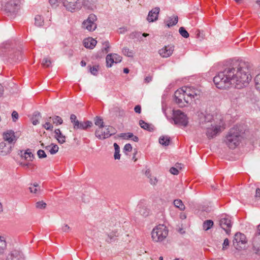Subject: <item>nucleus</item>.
Listing matches in <instances>:
<instances>
[{
	"label": "nucleus",
	"instance_id": "nucleus-1",
	"mask_svg": "<svg viewBox=\"0 0 260 260\" xmlns=\"http://www.w3.org/2000/svg\"><path fill=\"white\" fill-rule=\"evenodd\" d=\"M251 65L244 61L234 62L232 66L218 73L213 78L217 88L224 89L231 84L240 89L246 86L252 77L250 75Z\"/></svg>",
	"mask_w": 260,
	"mask_h": 260
},
{
	"label": "nucleus",
	"instance_id": "nucleus-2",
	"mask_svg": "<svg viewBox=\"0 0 260 260\" xmlns=\"http://www.w3.org/2000/svg\"><path fill=\"white\" fill-rule=\"evenodd\" d=\"M0 50L3 55H8L12 61H17L22 59L21 52L19 50H15L9 42L2 43L0 45Z\"/></svg>",
	"mask_w": 260,
	"mask_h": 260
},
{
	"label": "nucleus",
	"instance_id": "nucleus-3",
	"mask_svg": "<svg viewBox=\"0 0 260 260\" xmlns=\"http://www.w3.org/2000/svg\"><path fill=\"white\" fill-rule=\"evenodd\" d=\"M242 137L237 128H231L226 137L225 143L231 149H234L239 145Z\"/></svg>",
	"mask_w": 260,
	"mask_h": 260
},
{
	"label": "nucleus",
	"instance_id": "nucleus-4",
	"mask_svg": "<svg viewBox=\"0 0 260 260\" xmlns=\"http://www.w3.org/2000/svg\"><path fill=\"white\" fill-rule=\"evenodd\" d=\"M168 230L164 224H159L154 228L151 232V237L154 242H161L166 238Z\"/></svg>",
	"mask_w": 260,
	"mask_h": 260
},
{
	"label": "nucleus",
	"instance_id": "nucleus-5",
	"mask_svg": "<svg viewBox=\"0 0 260 260\" xmlns=\"http://www.w3.org/2000/svg\"><path fill=\"white\" fill-rule=\"evenodd\" d=\"M116 130L113 126L106 125L103 127H98L95 132V135L99 139L104 140L115 134Z\"/></svg>",
	"mask_w": 260,
	"mask_h": 260
},
{
	"label": "nucleus",
	"instance_id": "nucleus-6",
	"mask_svg": "<svg viewBox=\"0 0 260 260\" xmlns=\"http://www.w3.org/2000/svg\"><path fill=\"white\" fill-rule=\"evenodd\" d=\"M185 94H186V103L190 104L193 100L198 99L201 94V91L193 87H183Z\"/></svg>",
	"mask_w": 260,
	"mask_h": 260
},
{
	"label": "nucleus",
	"instance_id": "nucleus-7",
	"mask_svg": "<svg viewBox=\"0 0 260 260\" xmlns=\"http://www.w3.org/2000/svg\"><path fill=\"white\" fill-rule=\"evenodd\" d=\"M223 126V122L220 119V121L218 123L211 124L209 126H203V127L207 129V136L209 138H212L221 131V128Z\"/></svg>",
	"mask_w": 260,
	"mask_h": 260
},
{
	"label": "nucleus",
	"instance_id": "nucleus-8",
	"mask_svg": "<svg viewBox=\"0 0 260 260\" xmlns=\"http://www.w3.org/2000/svg\"><path fill=\"white\" fill-rule=\"evenodd\" d=\"M97 20V17L95 14L92 13L89 14L88 18L82 22V28L88 31H93L97 27L95 23Z\"/></svg>",
	"mask_w": 260,
	"mask_h": 260
},
{
	"label": "nucleus",
	"instance_id": "nucleus-9",
	"mask_svg": "<svg viewBox=\"0 0 260 260\" xmlns=\"http://www.w3.org/2000/svg\"><path fill=\"white\" fill-rule=\"evenodd\" d=\"M247 242V240L244 234L237 233L235 235L233 244L237 250H241L244 248Z\"/></svg>",
	"mask_w": 260,
	"mask_h": 260
},
{
	"label": "nucleus",
	"instance_id": "nucleus-10",
	"mask_svg": "<svg viewBox=\"0 0 260 260\" xmlns=\"http://www.w3.org/2000/svg\"><path fill=\"white\" fill-rule=\"evenodd\" d=\"M173 120L176 124L185 127L188 124V118L186 114L181 111H173Z\"/></svg>",
	"mask_w": 260,
	"mask_h": 260
},
{
	"label": "nucleus",
	"instance_id": "nucleus-11",
	"mask_svg": "<svg viewBox=\"0 0 260 260\" xmlns=\"http://www.w3.org/2000/svg\"><path fill=\"white\" fill-rule=\"evenodd\" d=\"M21 0H11L6 3L5 10L10 15L15 14L20 8Z\"/></svg>",
	"mask_w": 260,
	"mask_h": 260
},
{
	"label": "nucleus",
	"instance_id": "nucleus-12",
	"mask_svg": "<svg viewBox=\"0 0 260 260\" xmlns=\"http://www.w3.org/2000/svg\"><path fill=\"white\" fill-rule=\"evenodd\" d=\"M61 3L67 11L72 13L79 11L82 8V4L79 0H77L75 2L62 0Z\"/></svg>",
	"mask_w": 260,
	"mask_h": 260
},
{
	"label": "nucleus",
	"instance_id": "nucleus-13",
	"mask_svg": "<svg viewBox=\"0 0 260 260\" xmlns=\"http://www.w3.org/2000/svg\"><path fill=\"white\" fill-rule=\"evenodd\" d=\"M174 95L175 102L180 107H185L188 104L185 101V100H186V94H185L183 87L177 90L175 92Z\"/></svg>",
	"mask_w": 260,
	"mask_h": 260
},
{
	"label": "nucleus",
	"instance_id": "nucleus-14",
	"mask_svg": "<svg viewBox=\"0 0 260 260\" xmlns=\"http://www.w3.org/2000/svg\"><path fill=\"white\" fill-rule=\"evenodd\" d=\"M220 226L225 232L226 234L229 235L231 233V229L232 226L231 218L227 216H222L219 221Z\"/></svg>",
	"mask_w": 260,
	"mask_h": 260
},
{
	"label": "nucleus",
	"instance_id": "nucleus-15",
	"mask_svg": "<svg viewBox=\"0 0 260 260\" xmlns=\"http://www.w3.org/2000/svg\"><path fill=\"white\" fill-rule=\"evenodd\" d=\"M3 139L8 143L12 145L17 140L18 137L15 135V132L12 130H7L3 134Z\"/></svg>",
	"mask_w": 260,
	"mask_h": 260
},
{
	"label": "nucleus",
	"instance_id": "nucleus-16",
	"mask_svg": "<svg viewBox=\"0 0 260 260\" xmlns=\"http://www.w3.org/2000/svg\"><path fill=\"white\" fill-rule=\"evenodd\" d=\"M6 260H24V257L20 251L14 250L8 254Z\"/></svg>",
	"mask_w": 260,
	"mask_h": 260
},
{
	"label": "nucleus",
	"instance_id": "nucleus-17",
	"mask_svg": "<svg viewBox=\"0 0 260 260\" xmlns=\"http://www.w3.org/2000/svg\"><path fill=\"white\" fill-rule=\"evenodd\" d=\"M174 49V46L173 45L165 46L158 51L159 55L162 57H168L170 56Z\"/></svg>",
	"mask_w": 260,
	"mask_h": 260
},
{
	"label": "nucleus",
	"instance_id": "nucleus-18",
	"mask_svg": "<svg viewBox=\"0 0 260 260\" xmlns=\"http://www.w3.org/2000/svg\"><path fill=\"white\" fill-rule=\"evenodd\" d=\"M12 145L6 143L5 142L0 143V155L6 156L12 151Z\"/></svg>",
	"mask_w": 260,
	"mask_h": 260
},
{
	"label": "nucleus",
	"instance_id": "nucleus-19",
	"mask_svg": "<svg viewBox=\"0 0 260 260\" xmlns=\"http://www.w3.org/2000/svg\"><path fill=\"white\" fill-rule=\"evenodd\" d=\"M160 11L159 7H155L149 11L147 20L149 22H154L158 19V14Z\"/></svg>",
	"mask_w": 260,
	"mask_h": 260
},
{
	"label": "nucleus",
	"instance_id": "nucleus-20",
	"mask_svg": "<svg viewBox=\"0 0 260 260\" xmlns=\"http://www.w3.org/2000/svg\"><path fill=\"white\" fill-rule=\"evenodd\" d=\"M76 124L74 126L75 129H80L82 130H86L87 128L91 127L92 125V123L90 121H78L76 122Z\"/></svg>",
	"mask_w": 260,
	"mask_h": 260
},
{
	"label": "nucleus",
	"instance_id": "nucleus-21",
	"mask_svg": "<svg viewBox=\"0 0 260 260\" xmlns=\"http://www.w3.org/2000/svg\"><path fill=\"white\" fill-rule=\"evenodd\" d=\"M97 0H83L82 7L83 6L87 9L93 10L96 8Z\"/></svg>",
	"mask_w": 260,
	"mask_h": 260
},
{
	"label": "nucleus",
	"instance_id": "nucleus-22",
	"mask_svg": "<svg viewBox=\"0 0 260 260\" xmlns=\"http://www.w3.org/2000/svg\"><path fill=\"white\" fill-rule=\"evenodd\" d=\"M253 246L256 250H260V224L257 228V232L253 239Z\"/></svg>",
	"mask_w": 260,
	"mask_h": 260
},
{
	"label": "nucleus",
	"instance_id": "nucleus-23",
	"mask_svg": "<svg viewBox=\"0 0 260 260\" xmlns=\"http://www.w3.org/2000/svg\"><path fill=\"white\" fill-rule=\"evenodd\" d=\"M97 41L92 38H88L83 41V44L85 48L92 49L96 45Z\"/></svg>",
	"mask_w": 260,
	"mask_h": 260
},
{
	"label": "nucleus",
	"instance_id": "nucleus-24",
	"mask_svg": "<svg viewBox=\"0 0 260 260\" xmlns=\"http://www.w3.org/2000/svg\"><path fill=\"white\" fill-rule=\"evenodd\" d=\"M55 138L57 139L58 142L60 144H63L66 142V137L62 135L59 129H56L54 131Z\"/></svg>",
	"mask_w": 260,
	"mask_h": 260
},
{
	"label": "nucleus",
	"instance_id": "nucleus-25",
	"mask_svg": "<svg viewBox=\"0 0 260 260\" xmlns=\"http://www.w3.org/2000/svg\"><path fill=\"white\" fill-rule=\"evenodd\" d=\"M213 119L212 115L210 114H207L204 116V121H202V127L203 126H209L211 124L218 123V122L216 121V122L214 121H213L212 120Z\"/></svg>",
	"mask_w": 260,
	"mask_h": 260
},
{
	"label": "nucleus",
	"instance_id": "nucleus-26",
	"mask_svg": "<svg viewBox=\"0 0 260 260\" xmlns=\"http://www.w3.org/2000/svg\"><path fill=\"white\" fill-rule=\"evenodd\" d=\"M171 138L168 136H161L159 139V143L164 146H168L170 144Z\"/></svg>",
	"mask_w": 260,
	"mask_h": 260
},
{
	"label": "nucleus",
	"instance_id": "nucleus-27",
	"mask_svg": "<svg viewBox=\"0 0 260 260\" xmlns=\"http://www.w3.org/2000/svg\"><path fill=\"white\" fill-rule=\"evenodd\" d=\"M229 97L232 102L236 103L241 97V95L238 91H234L230 93Z\"/></svg>",
	"mask_w": 260,
	"mask_h": 260
},
{
	"label": "nucleus",
	"instance_id": "nucleus-28",
	"mask_svg": "<svg viewBox=\"0 0 260 260\" xmlns=\"http://www.w3.org/2000/svg\"><path fill=\"white\" fill-rule=\"evenodd\" d=\"M178 21L177 16H173L169 18V19L165 21L167 26L170 27L176 25Z\"/></svg>",
	"mask_w": 260,
	"mask_h": 260
},
{
	"label": "nucleus",
	"instance_id": "nucleus-29",
	"mask_svg": "<svg viewBox=\"0 0 260 260\" xmlns=\"http://www.w3.org/2000/svg\"><path fill=\"white\" fill-rule=\"evenodd\" d=\"M45 149L49 151L51 154H54L58 152L59 147L56 144L52 143L50 145L45 146Z\"/></svg>",
	"mask_w": 260,
	"mask_h": 260
},
{
	"label": "nucleus",
	"instance_id": "nucleus-30",
	"mask_svg": "<svg viewBox=\"0 0 260 260\" xmlns=\"http://www.w3.org/2000/svg\"><path fill=\"white\" fill-rule=\"evenodd\" d=\"M7 248V242L4 237L0 236V255L4 254Z\"/></svg>",
	"mask_w": 260,
	"mask_h": 260
},
{
	"label": "nucleus",
	"instance_id": "nucleus-31",
	"mask_svg": "<svg viewBox=\"0 0 260 260\" xmlns=\"http://www.w3.org/2000/svg\"><path fill=\"white\" fill-rule=\"evenodd\" d=\"M21 156L27 161H32L34 158V155L29 149L25 150L23 154L22 153Z\"/></svg>",
	"mask_w": 260,
	"mask_h": 260
},
{
	"label": "nucleus",
	"instance_id": "nucleus-32",
	"mask_svg": "<svg viewBox=\"0 0 260 260\" xmlns=\"http://www.w3.org/2000/svg\"><path fill=\"white\" fill-rule=\"evenodd\" d=\"M174 206L181 211H184L185 209V206L182 201L180 199H176L174 201Z\"/></svg>",
	"mask_w": 260,
	"mask_h": 260
},
{
	"label": "nucleus",
	"instance_id": "nucleus-33",
	"mask_svg": "<svg viewBox=\"0 0 260 260\" xmlns=\"http://www.w3.org/2000/svg\"><path fill=\"white\" fill-rule=\"evenodd\" d=\"M51 117H48L46 119L45 123L43 125V127L46 130L52 131L53 126L51 123Z\"/></svg>",
	"mask_w": 260,
	"mask_h": 260
},
{
	"label": "nucleus",
	"instance_id": "nucleus-34",
	"mask_svg": "<svg viewBox=\"0 0 260 260\" xmlns=\"http://www.w3.org/2000/svg\"><path fill=\"white\" fill-rule=\"evenodd\" d=\"M35 24L37 26L41 27L44 24V19L40 15H37L35 18Z\"/></svg>",
	"mask_w": 260,
	"mask_h": 260
},
{
	"label": "nucleus",
	"instance_id": "nucleus-35",
	"mask_svg": "<svg viewBox=\"0 0 260 260\" xmlns=\"http://www.w3.org/2000/svg\"><path fill=\"white\" fill-rule=\"evenodd\" d=\"M213 221L212 220H206L203 223V229L205 231H208L213 226Z\"/></svg>",
	"mask_w": 260,
	"mask_h": 260
},
{
	"label": "nucleus",
	"instance_id": "nucleus-36",
	"mask_svg": "<svg viewBox=\"0 0 260 260\" xmlns=\"http://www.w3.org/2000/svg\"><path fill=\"white\" fill-rule=\"evenodd\" d=\"M106 63H107V67H111L112 66V64L115 62L114 61V58L113 57V55H112L111 54H109L106 56Z\"/></svg>",
	"mask_w": 260,
	"mask_h": 260
},
{
	"label": "nucleus",
	"instance_id": "nucleus-37",
	"mask_svg": "<svg viewBox=\"0 0 260 260\" xmlns=\"http://www.w3.org/2000/svg\"><path fill=\"white\" fill-rule=\"evenodd\" d=\"M113 145L115 149V153L114 155V158L115 159H119L120 158V148L118 145L116 143H114Z\"/></svg>",
	"mask_w": 260,
	"mask_h": 260
},
{
	"label": "nucleus",
	"instance_id": "nucleus-38",
	"mask_svg": "<svg viewBox=\"0 0 260 260\" xmlns=\"http://www.w3.org/2000/svg\"><path fill=\"white\" fill-rule=\"evenodd\" d=\"M51 120L53 123L56 125L61 124L63 122L62 118L58 116L51 117Z\"/></svg>",
	"mask_w": 260,
	"mask_h": 260
},
{
	"label": "nucleus",
	"instance_id": "nucleus-39",
	"mask_svg": "<svg viewBox=\"0 0 260 260\" xmlns=\"http://www.w3.org/2000/svg\"><path fill=\"white\" fill-rule=\"evenodd\" d=\"M94 124L96 126H98V127H103V126H105L104 124L103 120L100 117H98V116L94 118Z\"/></svg>",
	"mask_w": 260,
	"mask_h": 260
},
{
	"label": "nucleus",
	"instance_id": "nucleus-40",
	"mask_svg": "<svg viewBox=\"0 0 260 260\" xmlns=\"http://www.w3.org/2000/svg\"><path fill=\"white\" fill-rule=\"evenodd\" d=\"M123 54L128 57H133L134 55V52L132 50H130L128 48L125 47L122 49Z\"/></svg>",
	"mask_w": 260,
	"mask_h": 260
},
{
	"label": "nucleus",
	"instance_id": "nucleus-41",
	"mask_svg": "<svg viewBox=\"0 0 260 260\" xmlns=\"http://www.w3.org/2000/svg\"><path fill=\"white\" fill-rule=\"evenodd\" d=\"M139 210V212L141 215L143 216H146L148 214V211L147 209L144 207H141V205H139L138 207Z\"/></svg>",
	"mask_w": 260,
	"mask_h": 260
},
{
	"label": "nucleus",
	"instance_id": "nucleus-42",
	"mask_svg": "<svg viewBox=\"0 0 260 260\" xmlns=\"http://www.w3.org/2000/svg\"><path fill=\"white\" fill-rule=\"evenodd\" d=\"M139 124L142 128L149 131H151L150 125L148 123L145 122L144 121L142 120H140Z\"/></svg>",
	"mask_w": 260,
	"mask_h": 260
},
{
	"label": "nucleus",
	"instance_id": "nucleus-43",
	"mask_svg": "<svg viewBox=\"0 0 260 260\" xmlns=\"http://www.w3.org/2000/svg\"><path fill=\"white\" fill-rule=\"evenodd\" d=\"M179 32L180 34L184 38H187L189 37L188 32L183 27H181L179 28Z\"/></svg>",
	"mask_w": 260,
	"mask_h": 260
},
{
	"label": "nucleus",
	"instance_id": "nucleus-44",
	"mask_svg": "<svg viewBox=\"0 0 260 260\" xmlns=\"http://www.w3.org/2000/svg\"><path fill=\"white\" fill-rule=\"evenodd\" d=\"M51 64V61L49 58H44L42 62V64L44 67H49Z\"/></svg>",
	"mask_w": 260,
	"mask_h": 260
},
{
	"label": "nucleus",
	"instance_id": "nucleus-45",
	"mask_svg": "<svg viewBox=\"0 0 260 260\" xmlns=\"http://www.w3.org/2000/svg\"><path fill=\"white\" fill-rule=\"evenodd\" d=\"M38 187L39 186L37 184H34L32 185H31L29 189L30 190V192L34 193H38Z\"/></svg>",
	"mask_w": 260,
	"mask_h": 260
},
{
	"label": "nucleus",
	"instance_id": "nucleus-46",
	"mask_svg": "<svg viewBox=\"0 0 260 260\" xmlns=\"http://www.w3.org/2000/svg\"><path fill=\"white\" fill-rule=\"evenodd\" d=\"M255 82L256 88L260 91V74L256 76Z\"/></svg>",
	"mask_w": 260,
	"mask_h": 260
},
{
	"label": "nucleus",
	"instance_id": "nucleus-47",
	"mask_svg": "<svg viewBox=\"0 0 260 260\" xmlns=\"http://www.w3.org/2000/svg\"><path fill=\"white\" fill-rule=\"evenodd\" d=\"M99 66H94L90 68V72L91 74L93 75H96L98 74V70Z\"/></svg>",
	"mask_w": 260,
	"mask_h": 260
},
{
	"label": "nucleus",
	"instance_id": "nucleus-48",
	"mask_svg": "<svg viewBox=\"0 0 260 260\" xmlns=\"http://www.w3.org/2000/svg\"><path fill=\"white\" fill-rule=\"evenodd\" d=\"M36 207L38 209H45L46 207V204L43 201H39L36 203Z\"/></svg>",
	"mask_w": 260,
	"mask_h": 260
},
{
	"label": "nucleus",
	"instance_id": "nucleus-49",
	"mask_svg": "<svg viewBox=\"0 0 260 260\" xmlns=\"http://www.w3.org/2000/svg\"><path fill=\"white\" fill-rule=\"evenodd\" d=\"M120 137L123 138L124 139H130L133 137V134L131 133H122L120 135Z\"/></svg>",
	"mask_w": 260,
	"mask_h": 260
},
{
	"label": "nucleus",
	"instance_id": "nucleus-50",
	"mask_svg": "<svg viewBox=\"0 0 260 260\" xmlns=\"http://www.w3.org/2000/svg\"><path fill=\"white\" fill-rule=\"evenodd\" d=\"M103 48L102 49L103 51H105L106 53H107L109 50L110 44L108 41H105L103 44Z\"/></svg>",
	"mask_w": 260,
	"mask_h": 260
},
{
	"label": "nucleus",
	"instance_id": "nucleus-51",
	"mask_svg": "<svg viewBox=\"0 0 260 260\" xmlns=\"http://www.w3.org/2000/svg\"><path fill=\"white\" fill-rule=\"evenodd\" d=\"M112 55H113V57L114 58L115 63H118L121 62L122 60V57L121 56L115 53L112 54Z\"/></svg>",
	"mask_w": 260,
	"mask_h": 260
},
{
	"label": "nucleus",
	"instance_id": "nucleus-52",
	"mask_svg": "<svg viewBox=\"0 0 260 260\" xmlns=\"http://www.w3.org/2000/svg\"><path fill=\"white\" fill-rule=\"evenodd\" d=\"M37 154L40 158H45L47 156L45 151L43 150H38L37 152Z\"/></svg>",
	"mask_w": 260,
	"mask_h": 260
},
{
	"label": "nucleus",
	"instance_id": "nucleus-53",
	"mask_svg": "<svg viewBox=\"0 0 260 260\" xmlns=\"http://www.w3.org/2000/svg\"><path fill=\"white\" fill-rule=\"evenodd\" d=\"M70 119L74 126L76 124V122L79 121V120L77 119V117L75 114L71 115Z\"/></svg>",
	"mask_w": 260,
	"mask_h": 260
},
{
	"label": "nucleus",
	"instance_id": "nucleus-54",
	"mask_svg": "<svg viewBox=\"0 0 260 260\" xmlns=\"http://www.w3.org/2000/svg\"><path fill=\"white\" fill-rule=\"evenodd\" d=\"M132 150V146L130 144H126L123 148V151L124 152H131Z\"/></svg>",
	"mask_w": 260,
	"mask_h": 260
},
{
	"label": "nucleus",
	"instance_id": "nucleus-55",
	"mask_svg": "<svg viewBox=\"0 0 260 260\" xmlns=\"http://www.w3.org/2000/svg\"><path fill=\"white\" fill-rule=\"evenodd\" d=\"M229 240L228 238L224 239L223 243L222 244V249L225 250L228 248V246L229 245Z\"/></svg>",
	"mask_w": 260,
	"mask_h": 260
},
{
	"label": "nucleus",
	"instance_id": "nucleus-56",
	"mask_svg": "<svg viewBox=\"0 0 260 260\" xmlns=\"http://www.w3.org/2000/svg\"><path fill=\"white\" fill-rule=\"evenodd\" d=\"M141 34L139 32H134L130 34L129 37L131 39L138 38L140 37Z\"/></svg>",
	"mask_w": 260,
	"mask_h": 260
},
{
	"label": "nucleus",
	"instance_id": "nucleus-57",
	"mask_svg": "<svg viewBox=\"0 0 260 260\" xmlns=\"http://www.w3.org/2000/svg\"><path fill=\"white\" fill-rule=\"evenodd\" d=\"M12 117L13 119V121H16L19 117L18 113L16 111H14L12 113Z\"/></svg>",
	"mask_w": 260,
	"mask_h": 260
},
{
	"label": "nucleus",
	"instance_id": "nucleus-58",
	"mask_svg": "<svg viewBox=\"0 0 260 260\" xmlns=\"http://www.w3.org/2000/svg\"><path fill=\"white\" fill-rule=\"evenodd\" d=\"M170 172L171 173H172V174H174V175H177L179 173L178 170L174 167H172L170 169Z\"/></svg>",
	"mask_w": 260,
	"mask_h": 260
},
{
	"label": "nucleus",
	"instance_id": "nucleus-59",
	"mask_svg": "<svg viewBox=\"0 0 260 260\" xmlns=\"http://www.w3.org/2000/svg\"><path fill=\"white\" fill-rule=\"evenodd\" d=\"M70 228L68 224H64V225L62 227V230L64 232H69L70 231Z\"/></svg>",
	"mask_w": 260,
	"mask_h": 260
},
{
	"label": "nucleus",
	"instance_id": "nucleus-60",
	"mask_svg": "<svg viewBox=\"0 0 260 260\" xmlns=\"http://www.w3.org/2000/svg\"><path fill=\"white\" fill-rule=\"evenodd\" d=\"M135 112L140 114L141 112V107L140 105H137L134 108Z\"/></svg>",
	"mask_w": 260,
	"mask_h": 260
},
{
	"label": "nucleus",
	"instance_id": "nucleus-61",
	"mask_svg": "<svg viewBox=\"0 0 260 260\" xmlns=\"http://www.w3.org/2000/svg\"><path fill=\"white\" fill-rule=\"evenodd\" d=\"M157 182V180L156 177H153L150 178V182L151 184L155 185Z\"/></svg>",
	"mask_w": 260,
	"mask_h": 260
},
{
	"label": "nucleus",
	"instance_id": "nucleus-62",
	"mask_svg": "<svg viewBox=\"0 0 260 260\" xmlns=\"http://www.w3.org/2000/svg\"><path fill=\"white\" fill-rule=\"evenodd\" d=\"M180 218L181 219H185L186 218V215L185 213H181L180 214Z\"/></svg>",
	"mask_w": 260,
	"mask_h": 260
},
{
	"label": "nucleus",
	"instance_id": "nucleus-63",
	"mask_svg": "<svg viewBox=\"0 0 260 260\" xmlns=\"http://www.w3.org/2000/svg\"><path fill=\"white\" fill-rule=\"evenodd\" d=\"M57 2H58L57 0H49V3L52 6L56 5Z\"/></svg>",
	"mask_w": 260,
	"mask_h": 260
},
{
	"label": "nucleus",
	"instance_id": "nucleus-64",
	"mask_svg": "<svg viewBox=\"0 0 260 260\" xmlns=\"http://www.w3.org/2000/svg\"><path fill=\"white\" fill-rule=\"evenodd\" d=\"M255 197H260V189L259 188H256L255 191Z\"/></svg>",
	"mask_w": 260,
	"mask_h": 260
}]
</instances>
